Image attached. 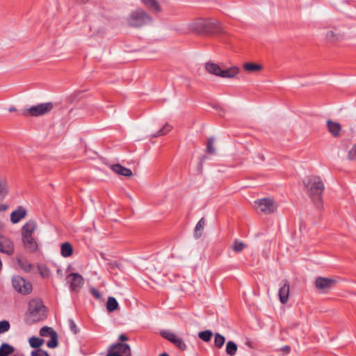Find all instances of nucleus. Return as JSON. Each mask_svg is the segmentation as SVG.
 Wrapping results in <instances>:
<instances>
[{
	"mask_svg": "<svg viewBox=\"0 0 356 356\" xmlns=\"http://www.w3.org/2000/svg\"><path fill=\"white\" fill-rule=\"evenodd\" d=\"M29 342L32 348H38L44 343V340L36 337H32L29 339Z\"/></svg>",
	"mask_w": 356,
	"mask_h": 356,
	"instance_id": "c85d7f7f",
	"label": "nucleus"
},
{
	"mask_svg": "<svg viewBox=\"0 0 356 356\" xmlns=\"http://www.w3.org/2000/svg\"><path fill=\"white\" fill-rule=\"evenodd\" d=\"M225 338L219 333L215 334L214 343L216 347L220 348L225 343Z\"/></svg>",
	"mask_w": 356,
	"mask_h": 356,
	"instance_id": "7c9ffc66",
	"label": "nucleus"
},
{
	"mask_svg": "<svg viewBox=\"0 0 356 356\" xmlns=\"http://www.w3.org/2000/svg\"><path fill=\"white\" fill-rule=\"evenodd\" d=\"M159 356H169V355H168V354L163 353L161 354Z\"/></svg>",
	"mask_w": 356,
	"mask_h": 356,
	"instance_id": "09e8293b",
	"label": "nucleus"
},
{
	"mask_svg": "<svg viewBox=\"0 0 356 356\" xmlns=\"http://www.w3.org/2000/svg\"><path fill=\"white\" fill-rule=\"evenodd\" d=\"M8 192L6 179L0 175V200H3Z\"/></svg>",
	"mask_w": 356,
	"mask_h": 356,
	"instance_id": "b1692460",
	"label": "nucleus"
},
{
	"mask_svg": "<svg viewBox=\"0 0 356 356\" xmlns=\"http://www.w3.org/2000/svg\"><path fill=\"white\" fill-rule=\"evenodd\" d=\"M306 193L318 209H322L323 202L322 195L325 190V184L318 175H310L304 180Z\"/></svg>",
	"mask_w": 356,
	"mask_h": 356,
	"instance_id": "f257e3e1",
	"label": "nucleus"
},
{
	"mask_svg": "<svg viewBox=\"0 0 356 356\" xmlns=\"http://www.w3.org/2000/svg\"><path fill=\"white\" fill-rule=\"evenodd\" d=\"M141 2L149 10L154 12L159 13L161 6L156 0H140Z\"/></svg>",
	"mask_w": 356,
	"mask_h": 356,
	"instance_id": "412c9836",
	"label": "nucleus"
},
{
	"mask_svg": "<svg viewBox=\"0 0 356 356\" xmlns=\"http://www.w3.org/2000/svg\"><path fill=\"white\" fill-rule=\"evenodd\" d=\"M336 284V280L329 277H318L315 281L316 287L324 293L330 291Z\"/></svg>",
	"mask_w": 356,
	"mask_h": 356,
	"instance_id": "9d476101",
	"label": "nucleus"
},
{
	"mask_svg": "<svg viewBox=\"0 0 356 356\" xmlns=\"http://www.w3.org/2000/svg\"><path fill=\"white\" fill-rule=\"evenodd\" d=\"M112 170L118 175L125 176V177H131L133 173L129 168H125L120 164H115L111 166Z\"/></svg>",
	"mask_w": 356,
	"mask_h": 356,
	"instance_id": "6ab92c4d",
	"label": "nucleus"
},
{
	"mask_svg": "<svg viewBox=\"0 0 356 356\" xmlns=\"http://www.w3.org/2000/svg\"><path fill=\"white\" fill-rule=\"evenodd\" d=\"M161 335L180 350H185L186 349V345L184 341L174 332L169 330H163L161 332Z\"/></svg>",
	"mask_w": 356,
	"mask_h": 356,
	"instance_id": "1a4fd4ad",
	"label": "nucleus"
},
{
	"mask_svg": "<svg viewBox=\"0 0 356 356\" xmlns=\"http://www.w3.org/2000/svg\"><path fill=\"white\" fill-rule=\"evenodd\" d=\"M14 289L23 295L29 294L32 291V284L29 281L20 276H14L12 279Z\"/></svg>",
	"mask_w": 356,
	"mask_h": 356,
	"instance_id": "6e6552de",
	"label": "nucleus"
},
{
	"mask_svg": "<svg viewBox=\"0 0 356 356\" xmlns=\"http://www.w3.org/2000/svg\"><path fill=\"white\" fill-rule=\"evenodd\" d=\"M348 161H356V143L352 146L346 154Z\"/></svg>",
	"mask_w": 356,
	"mask_h": 356,
	"instance_id": "e433bc0d",
	"label": "nucleus"
},
{
	"mask_svg": "<svg viewBox=\"0 0 356 356\" xmlns=\"http://www.w3.org/2000/svg\"><path fill=\"white\" fill-rule=\"evenodd\" d=\"M205 70L211 74L229 79L234 78L239 72V69L236 66L222 70L218 65L212 62L206 63Z\"/></svg>",
	"mask_w": 356,
	"mask_h": 356,
	"instance_id": "20e7f679",
	"label": "nucleus"
},
{
	"mask_svg": "<svg viewBox=\"0 0 356 356\" xmlns=\"http://www.w3.org/2000/svg\"><path fill=\"white\" fill-rule=\"evenodd\" d=\"M73 254V247L69 242H65L60 245V254L63 257H69Z\"/></svg>",
	"mask_w": 356,
	"mask_h": 356,
	"instance_id": "4be33fe9",
	"label": "nucleus"
},
{
	"mask_svg": "<svg viewBox=\"0 0 356 356\" xmlns=\"http://www.w3.org/2000/svg\"><path fill=\"white\" fill-rule=\"evenodd\" d=\"M152 20V17L141 8L132 11L127 18L129 26L134 28L143 26Z\"/></svg>",
	"mask_w": 356,
	"mask_h": 356,
	"instance_id": "39448f33",
	"label": "nucleus"
},
{
	"mask_svg": "<svg viewBox=\"0 0 356 356\" xmlns=\"http://www.w3.org/2000/svg\"><path fill=\"white\" fill-rule=\"evenodd\" d=\"M254 206L258 212L269 215L274 213L277 209V204L271 197H264L257 200L254 202Z\"/></svg>",
	"mask_w": 356,
	"mask_h": 356,
	"instance_id": "0eeeda50",
	"label": "nucleus"
},
{
	"mask_svg": "<svg viewBox=\"0 0 356 356\" xmlns=\"http://www.w3.org/2000/svg\"><path fill=\"white\" fill-rule=\"evenodd\" d=\"M26 214V211L24 209L19 207L11 213L10 220L13 223H17L20 221V220L25 217Z\"/></svg>",
	"mask_w": 356,
	"mask_h": 356,
	"instance_id": "aec40b11",
	"label": "nucleus"
},
{
	"mask_svg": "<svg viewBox=\"0 0 356 356\" xmlns=\"http://www.w3.org/2000/svg\"><path fill=\"white\" fill-rule=\"evenodd\" d=\"M90 293L91 294L95 297L97 299H101L102 298V294L100 293V292L97 290L95 288H91L90 289Z\"/></svg>",
	"mask_w": 356,
	"mask_h": 356,
	"instance_id": "37998d69",
	"label": "nucleus"
},
{
	"mask_svg": "<svg viewBox=\"0 0 356 356\" xmlns=\"http://www.w3.org/2000/svg\"><path fill=\"white\" fill-rule=\"evenodd\" d=\"M31 356H49L47 353L42 349H37L31 353Z\"/></svg>",
	"mask_w": 356,
	"mask_h": 356,
	"instance_id": "79ce46f5",
	"label": "nucleus"
},
{
	"mask_svg": "<svg viewBox=\"0 0 356 356\" xmlns=\"http://www.w3.org/2000/svg\"><path fill=\"white\" fill-rule=\"evenodd\" d=\"M0 252L7 255L14 253V243L10 238L0 234Z\"/></svg>",
	"mask_w": 356,
	"mask_h": 356,
	"instance_id": "9b49d317",
	"label": "nucleus"
},
{
	"mask_svg": "<svg viewBox=\"0 0 356 356\" xmlns=\"http://www.w3.org/2000/svg\"><path fill=\"white\" fill-rule=\"evenodd\" d=\"M204 225L205 220L204 218H202L198 221L195 228L194 236L196 238H199L202 236Z\"/></svg>",
	"mask_w": 356,
	"mask_h": 356,
	"instance_id": "393cba45",
	"label": "nucleus"
},
{
	"mask_svg": "<svg viewBox=\"0 0 356 356\" xmlns=\"http://www.w3.org/2000/svg\"><path fill=\"white\" fill-rule=\"evenodd\" d=\"M219 22L213 19L199 18L196 19L188 24V28L191 31L197 33H209L218 28Z\"/></svg>",
	"mask_w": 356,
	"mask_h": 356,
	"instance_id": "7ed1b4c3",
	"label": "nucleus"
},
{
	"mask_svg": "<svg viewBox=\"0 0 356 356\" xmlns=\"http://www.w3.org/2000/svg\"><path fill=\"white\" fill-rule=\"evenodd\" d=\"M289 283L286 280H282L279 290V299L281 303L286 304L289 297Z\"/></svg>",
	"mask_w": 356,
	"mask_h": 356,
	"instance_id": "ddd939ff",
	"label": "nucleus"
},
{
	"mask_svg": "<svg viewBox=\"0 0 356 356\" xmlns=\"http://www.w3.org/2000/svg\"><path fill=\"white\" fill-rule=\"evenodd\" d=\"M10 323L7 321H0V334L4 333L9 330L10 329Z\"/></svg>",
	"mask_w": 356,
	"mask_h": 356,
	"instance_id": "58836bf2",
	"label": "nucleus"
},
{
	"mask_svg": "<svg viewBox=\"0 0 356 356\" xmlns=\"http://www.w3.org/2000/svg\"><path fill=\"white\" fill-rule=\"evenodd\" d=\"M38 224L33 220H31L27 222L22 228V237H31L33 233L37 229Z\"/></svg>",
	"mask_w": 356,
	"mask_h": 356,
	"instance_id": "2eb2a0df",
	"label": "nucleus"
},
{
	"mask_svg": "<svg viewBox=\"0 0 356 356\" xmlns=\"http://www.w3.org/2000/svg\"><path fill=\"white\" fill-rule=\"evenodd\" d=\"M214 143V138H209L207 140V152L209 154H214L216 153V149L213 146Z\"/></svg>",
	"mask_w": 356,
	"mask_h": 356,
	"instance_id": "473e14b6",
	"label": "nucleus"
},
{
	"mask_svg": "<svg viewBox=\"0 0 356 356\" xmlns=\"http://www.w3.org/2000/svg\"><path fill=\"white\" fill-rule=\"evenodd\" d=\"M54 108L52 102H45L25 108L22 111V115L25 117H38L50 113Z\"/></svg>",
	"mask_w": 356,
	"mask_h": 356,
	"instance_id": "423d86ee",
	"label": "nucleus"
},
{
	"mask_svg": "<svg viewBox=\"0 0 356 356\" xmlns=\"http://www.w3.org/2000/svg\"><path fill=\"white\" fill-rule=\"evenodd\" d=\"M110 350H118V353L122 356H131V348L127 343H117L110 346Z\"/></svg>",
	"mask_w": 356,
	"mask_h": 356,
	"instance_id": "dca6fc26",
	"label": "nucleus"
},
{
	"mask_svg": "<svg viewBox=\"0 0 356 356\" xmlns=\"http://www.w3.org/2000/svg\"><path fill=\"white\" fill-rule=\"evenodd\" d=\"M66 280L73 291L80 289L83 284V279L79 273H71L67 276Z\"/></svg>",
	"mask_w": 356,
	"mask_h": 356,
	"instance_id": "f8f14e48",
	"label": "nucleus"
},
{
	"mask_svg": "<svg viewBox=\"0 0 356 356\" xmlns=\"http://www.w3.org/2000/svg\"><path fill=\"white\" fill-rule=\"evenodd\" d=\"M238 347L235 342L229 341L226 345V353L230 355L234 356L237 351Z\"/></svg>",
	"mask_w": 356,
	"mask_h": 356,
	"instance_id": "bb28decb",
	"label": "nucleus"
},
{
	"mask_svg": "<svg viewBox=\"0 0 356 356\" xmlns=\"http://www.w3.org/2000/svg\"><path fill=\"white\" fill-rule=\"evenodd\" d=\"M69 326H70V330L74 334H77L79 332V330L73 320H72V319L69 320Z\"/></svg>",
	"mask_w": 356,
	"mask_h": 356,
	"instance_id": "a19ab883",
	"label": "nucleus"
},
{
	"mask_svg": "<svg viewBox=\"0 0 356 356\" xmlns=\"http://www.w3.org/2000/svg\"><path fill=\"white\" fill-rule=\"evenodd\" d=\"M14 351L13 346L8 343H3L0 347V356H8Z\"/></svg>",
	"mask_w": 356,
	"mask_h": 356,
	"instance_id": "cd10ccee",
	"label": "nucleus"
},
{
	"mask_svg": "<svg viewBox=\"0 0 356 356\" xmlns=\"http://www.w3.org/2000/svg\"><path fill=\"white\" fill-rule=\"evenodd\" d=\"M172 130V126L170 125L169 124L166 123L165 124H164V126L156 134H154L153 136L154 137H157V136H164L165 134H167L168 133H169L170 131Z\"/></svg>",
	"mask_w": 356,
	"mask_h": 356,
	"instance_id": "c756f323",
	"label": "nucleus"
},
{
	"mask_svg": "<svg viewBox=\"0 0 356 356\" xmlns=\"http://www.w3.org/2000/svg\"><path fill=\"white\" fill-rule=\"evenodd\" d=\"M113 350H110V348H109L108 349V353L107 354L106 356H122L118 352H111Z\"/></svg>",
	"mask_w": 356,
	"mask_h": 356,
	"instance_id": "c03bdc74",
	"label": "nucleus"
},
{
	"mask_svg": "<svg viewBox=\"0 0 356 356\" xmlns=\"http://www.w3.org/2000/svg\"><path fill=\"white\" fill-rule=\"evenodd\" d=\"M50 340L47 342V346L51 348H56L58 346V335L56 332H53L50 337Z\"/></svg>",
	"mask_w": 356,
	"mask_h": 356,
	"instance_id": "c9c22d12",
	"label": "nucleus"
},
{
	"mask_svg": "<svg viewBox=\"0 0 356 356\" xmlns=\"http://www.w3.org/2000/svg\"><path fill=\"white\" fill-rule=\"evenodd\" d=\"M243 68L246 72L254 73L261 71L263 67L260 64L253 63H245L243 65Z\"/></svg>",
	"mask_w": 356,
	"mask_h": 356,
	"instance_id": "5701e85b",
	"label": "nucleus"
},
{
	"mask_svg": "<svg viewBox=\"0 0 356 356\" xmlns=\"http://www.w3.org/2000/svg\"><path fill=\"white\" fill-rule=\"evenodd\" d=\"M2 228V224L0 222V229Z\"/></svg>",
	"mask_w": 356,
	"mask_h": 356,
	"instance_id": "603ef678",
	"label": "nucleus"
},
{
	"mask_svg": "<svg viewBox=\"0 0 356 356\" xmlns=\"http://www.w3.org/2000/svg\"><path fill=\"white\" fill-rule=\"evenodd\" d=\"M23 244L26 250L30 252H35L38 249V245L35 239L33 237H22Z\"/></svg>",
	"mask_w": 356,
	"mask_h": 356,
	"instance_id": "f3484780",
	"label": "nucleus"
},
{
	"mask_svg": "<svg viewBox=\"0 0 356 356\" xmlns=\"http://www.w3.org/2000/svg\"><path fill=\"white\" fill-rule=\"evenodd\" d=\"M246 247V244L244 243L239 241H235L233 243L232 245V250L236 252H241Z\"/></svg>",
	"mask_w": 356,
	"mask_h": 356,
	"instance_id": "f704fd0d",
	"label": "nucleus"
},
{
	"mask_svg": "<svg viewBox=\"0 0 356 356\" xmlns=\"http://www.w3.org/2000/svg\"><path fill=\"white\" fill-rule=\"evenodd\" d=\"M47 318V309L40 298H33L28 303V310L25 314V321L27 324H33Z\"/></svg>",
	"mask_w": 356,
	"mask_h": 356,
	"instance_id": "f03ea898",
	"label": "nucleus"
},
{
	"mask_svg": "<svg viewBox=\"0 0 356 356\" xmlns=\"http://www.w3.org/2000/svg\"><path fill=\"white\" fill-rule=\"evenodd\" d=\"M4 209H6V207H3V208H2V207H1V206H0V211H1V210H4Z\"/></svg>",
	"mask_w": 356,
	"mask_h": 356,
	"instance_id": "3c124183",
	"label": "nucleus"
},
{
	"mask_svg": "<svg viewBox=\"0 0 356 356\" xmlns=\"http://www.w3.org/2000/svg\"><path fill=\"white\" fill-rule=\"evenodd\" d=\"M38 269L40 270V275L43 277H47L49 276L50 271H49V270L46 266H38Z\"/></svg>",
	"mask_w": 356,
	"mask_h": 356,
	"instance_id": "ea45409f",
	"label": "nucleus"
},
{
	"mask_svg": "<svg viewBox=\"0 0 356 356\" xmlns=\"http://www.w3.org/2000/svg\"><path fill=\"white\" fill-rule=\"evenodd\" d=\"M17 262L21 268L23 269L25 272H30L31 270L32 265L27 261L19 259H17Z\"/></svg>",
	"mask_w": 356,
	"mask_h": 356,
	"instance_id": "2f4dec72",
	"label": "nucleus"
},
{
	"mask_svg": "<svg viewBox=\"0 0 356 356\" xmlns=\"http://www.w3.org/2000/svg\"><path fill=\"white\" fill-rule=\"evenodd\" d=\"M118 308V302L116 299L113 297H108L106 309L109 312H113Z\"/></svg>",
	"mask_w": 356,
	"mask_h": 356,
	"instance_id": "a878e982",
	"label": "nucleus"
},
{
	"mask_svg": "<svg viewBox=\"0 0 356 356\" xmlns=\"http://www.w3.org/2000/svg\"><path fill=\"white\" fill-rule=\"evenodd\" d=\"M325 38L328 42L334 43L341 41L343 35L336 28H333L326 32Z\"/></svg>",
	"mask_w": 356,
	"mask_h": 356,
	"instance_id": "a211bd4d",
	"label": "nucleus"
},
{
	"mask_svg": "<svg viewBox=\"0 0 356 356\" xmlns=\"http://www.w3.org/2000/svg\"><path fill=\"white\" fill-rule=\"evenodd\" d=\"M119 339L120 341H127L129 339V338L125 334H122L119 336Z\"/></svg>",
	"mask_w": 356,
	"mask_h": 356,
	"instance_id": "a18cd8bd",
	"label": "nucleus"
},
{
	"mask_svg": "<svg viewBox=\"0 0 356 356\" xmlns=\"http://www.w3.org/2000/svg\"><path fill=\"white\" fill-rule=\"evenodd\" d=\"M88 1H89V0H82V2H83V3H86L88 2Z\"/></svg>",
	"mask_w": 356,
	"mask_h": 356,
	"instance_id": "8fccbe9b",
	"label": "nucleus"
},
{
	"mask_svg": "<svg viewBox=\"0 0 356 356\" xmlns=\"http://www.w3.org/2000/svg\"><path fill=\"white\" fill-rule=\"evenodd\" d=\"M53 332H56L51 327H43L40 330V334L42 337H48L51 336Z\"/></svg>",
	"mask_w": 356,
	"mask_h": 356,
	"instance_id": "4c0bfd02",
	"label": "nucleus"
},
{
	"mask_svg": "<svg viewBox=\"0 0 356 356\" xmlns=\"http://www.w3.org/2000/svg\"><path fill=\"white\" fill-rule=\"evenodd\" d=\"M198 337L204 341L208 342L211 340L212 337V332L210 330H205L202 332H200L198 334Z\"/></svg>",
	"mask_w": 356,
	"mask_h": 356,
	"instance_id": "72a5a7b5",
	"label": "nucleus"
},
{
	"mask_svg": "<svg viewBox=\"0 0 356 356\" xmlns=\"http://www.w3.org/2000/svg\"><path fill=\"white\" fill-rule=\"evenodd\" d=\"M327 129L328 132L334 138H338L341 136L342 130L341 125L337 122L329 119L326 121Z\"/></svg>",
	"mask_w": 356,
	"mask_h": 356,
	"instance_id": "4468645a",
	"label": "nucleus"
},
{
	"mask_svg": "<svg viewBox=\"0 0 356 356\" xmlns=\"http://www.w3.org/2000/svg\"><path fill=\"white\" fill-rule=\"evenodd\" d=\"M17 111V109H16V108H15V107H14V106H11V107H10V108H9V111H10V112H15V111Z\"/></svg>",
	"mask_w": 356,
	"mask_h": 356,
	"instance_id": "de8ad7c7",
	"label": "nucleus"
},
{
	"mask_svg": "<svg viewBox=\"0 0 356 356\" xmlns=\"http://www.w3.org/2000/svg\"><path fill=\"white\" fill-rule=\"evenodd\" d=\"M282 349L286 353H289L290 352V350H291V348L289 346H284Z\"/></svg>",
	"mask_w": 356,
	"mask_h": 356,
	"instance_id": "49530a36",
	"label": "nucleus"
}]
</instances>
